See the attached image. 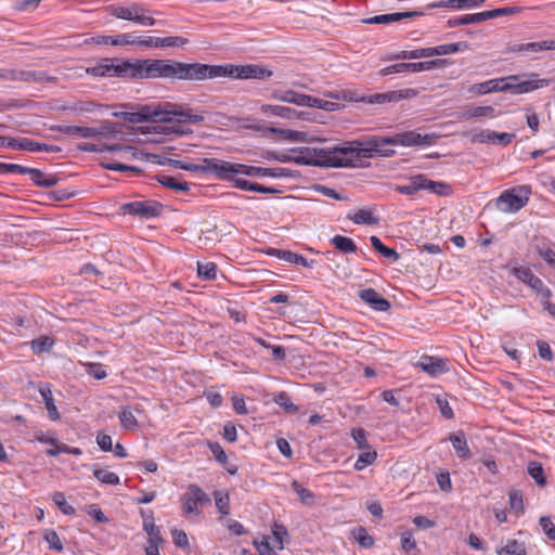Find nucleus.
I'll return each instance as SVG.
<instances>
[{
    "label": "nucleus",
    "instance_id": "7",
    "mask_svg": "<svg viewBox=\"0 0 555 555\" xmlns=\"http://www.w3.org/2000/svg\"><path fill=\"white\" fill-rule=\"evenodd\" d=\"M531 194L530 185H517L503 191L496 198L495 206L501 212L515 214L528 204Z\"/></svg>",
    "mask_w": 555,
    "mask_h": 555
},
{
    "label": "nucleus",
    "instance_id": "24",
    "mask_svg": "<svg viewBox=\"0 0 555 555\" xmlns=\"http://www.w3.org/2000/svg\"><path fill=\"white\" fill-rule=\"evenodd\" d=\"M246 177H271V178H287L292 177V171L287 168H262L257 166L247 165Z\"/></svg>",
    "mask_w": 555,
    "mask_h": 555
},
{
    "label": "nucleus",
    "instance_id": "6",
    "mask_svg": "<svg viewBox=\"0 0 555 555\" xmlns=\"http://www.w3.org/2000/svg\"><path fill=\"white\" fill-rule=\"evenodd\" d=\"M247 165L219 158H205V173L212 175L220 181L232 183L237 188L238 181H245Z\"/></svg>",
    "mask_w": 555,
    "mask_h": 555
},
{
    "label": "nucleus",
    "instance_id": "37",
    "mask_svg": "<svg viewBox=\"0 0 555 555\" xmlns=\"http://www.w3.org/2000/svg\"><path fill=\"white\" fill-rule=\"evenodd\" d=\"M270 255H274L286 262L298 264L304 268L309 267V262L304 256L289 250L272 249Z\"/></svg>",
    "mask_w": 555,
    "mask_h": 555
},
{
    "label": "nucleus",
    "instance_id": "51",
    "mask_svg": "<svg viewBox=\"0 0 555 555\" xmlns=\"http://www.w3.org/2000/svg\"><path fill=\"white\" fill-rule=\"evenodd\" d=\"M21 75L24 76V81L44 82L55 80V77L50 76L46 70H26V74Z\"/></svg>",
    "mask_w": 555,
    "mask_h": 555
},
{
    "label": "nucleus",
    "instance_id": "35",
    "mask_svg": "<svg viewBox=\"0 0 555 555\" xmlns=\"http://www.w3.org/2000/svg\"><path fill=\"white\" fill-rule=\"evenodd\" d=\"M347 217L356 224H376L378 222V218L374 217L373 212L366 208L348 212Z\"/></svg>",
    "mask_w": 555,
    "mask_h": 555
},
{
    "label": "nucleus",
    "instance_id": "28",
    "mask_svg": "<svg viewBox=\"0 0 555 555\" xmlns=\"http://www.w3.org/2000/svg\"><path fill=\"white\" fill-rule=\"evenodd\" d=\"M467 49H468V43L465 41H462V42L441 44V46H437V47H429V53H430V57H431V56H438V55L454 54L457 52H463Z\"/></svg>",
    "mask_w": 555,
    "mask_h": 555
},
{
    "label": "nucleus",
    "instance_id": "47",
    "mask_svg": "<svg viewBox=\"0 0 555 555\" xmlns=\"http://www.w3.org/2000/svg\"><path fill=\"white\" fill-rule=\"evenodd\" d=\"M273 401L288 413H296L298 411V406L292 402L291 397L285 391L274 395Z\"/></svg>",
    "mask_w": 555,
    "mask_h": 555
},
{
    "label": "nucleus",
    "instance_id": "26",
    "mask_svg": "<svg viewBox=\"0 0 555 555\" xmlns=\"http://www.w3.org/2000/svg\"><path fill=\"white\" fill-rule=\"evenodd\" d=\"M263 115L276 116L284 119H299L302 118V113L297 112L294 108L282 106V105H270L264 104L260 107Z\"/></svg>",
    "mask_w": 555,
    "mask_h": 555
},
{
    "label": "nucleus",
    "instance_id": "61",
    "mask_svg": "<svg viewBox=\"0 0 555 555\" xmlns=\"http://www.w3.org/2000/svg\"><path fill=\"white\" fill-rule=\"evenodd\" d=\"M521 10L522 9L519 7L499 8V9L487 11V16H488V20H490V18H495V17H500V16H505V15H513V14L521 12Z\"/></svg>",
    "mask_w": 555,
    "mask_h": 555
},
{
    "label": "nucleus",
    "instance_id": "58",
    "mask_svg": "<svg viewBox=\"0 0 555 555\" xmlns=\"http://www.w3.org/2000/svg\"><path fill=\"white\" fill-rule=\"evenodd\" d=\"M292 488L298 494L301 503L305 505H311L313 503L314 494L309 489L304 488L297 481L292 483Z\"/></svg>",
    "mask_w": 555,
    "mask_h": 555
},
{
    "label": "nucleus",
    "instance_id": "17",
    "mask_svg": "<svg viewBox=\"0 0 555 555\" xmlns=\"http://www.w3.org/2000/svg\"><path fill=\"white\" fill-rule=\"evenodd\" d=\"M7 146L13 150H24L29 152H47L57 153L61 152V147L56 145L40 143L28 138L10 139Z\"/></svg>",
    "mask_w": 555,
    "mask_h": 555
},
{
    "label": "nucleus",
    "instance_id": "25",
    "mask_svg": "<svg viewBox=\"0 0 555 555\" xmlns=\"http://www.w3.org/2000/svg\"><path fill=\"white\" fill-rule=\"evenodd\" d=\"M507 81H508V86H509L508 90H512L516 94L528 93V92L534 91L537 89L547 87L550 83V81L547 79H532V80H522V81H518V79H517L516 81H512V80H507Z\"/></svg>",
    "mask_w": 555,
    "mask_h": 555
},
{
    "label": "nucleus",
    "instance_id": "1",
    "mask_svg": "<svg viewBox=\"0 0 555 555\" xmlns=\"http://www.w3.org/2000/svg\"><path fill=\"white\" fill-rule=\"evenodd\" d=\"M393 138L391 137H372L365 141H352L339 145L341 158L346 164L344 167H354L356 163L361 157H372L374 154L389 156L395 154L393 150H389L387 145H393Z\"/></svg>",
    "mask_w": 555,
    "mask_h": 555
},
{
    "label": "nucleus",
    "instance_id": "30",
    "mask_svg": "<svg viewBox=\"0 0 555 555\" xmlns=\"http://www.w3.org/2000/svg\"><path fill=\"white\" fill-rule=\"evenodd\" d=\"M496 116L498 114L492 106H473L462 113V118L466 120L479 117L495 118Z\"/></svg>",
    "mask_w": 555,
    "mask_h": 555
},
{
    "label": "nucleus",
    "instance_id": "27",
    "mask_svg": "<svg viewBox=\"0 0 555 555\" xmlns=\"http://www.w3.org/2000/svg\"><path fill=\"white\" fill-rule=\"evenodd\" d=\"M96 44H111V46H132L133 33H125L115 36H98L92 38Z\"/></svg>",
    "mask_w": 555,
    "mask_h": 555
},
{
    "label": "nucleus",
    "instance_id": "3",
    "mask_svg": "<svg viewBox=\"0 0 555 555\" xmlns=\"http://www.w3.org/2000/svg\"><path fill=\"white\" fill-rule=\"evenodd\" d=\"M204 64L153 59L154 79L203 80Z\"/></svg>",
    "mask_w": 555,
    "mask_h": 555
},
{
    "label": "nucleus",
    "instance_id": "22",
    "mask_svg": "<svg viewBox=\"0 0 555 555\" xmlns=\"http://www.w3.org/2000/svg\"><path fill=\"white\" fill-rule=\"evenodd\" d=\"M447 64V61L443 59H435L429 61H422L416 63H399L400 73H418V72H429L436 68L443 67Z\"/></svg>",
    "mask_w": 555,
    "mask_h": 555
},
{
    "label": "nucleus",
    "instance_id": "63",
    "mask_svg": "<svg viewBox=\"0 0 555 555\" xmlns=\"http://www.w3.org/2000/svg\"><path fill=\"white\" fill-rule=\"evenodd\" d=\"M147 534V543L149 544H158L162 545L164 543V539L160 534V529L158 526H153L150 528L143 529Z\"/></svg>",
    "mask_w": 555,
    "mask_h": 555
},
{
    "label": "nucleus",
    "instance_id": "46",
    "mask_svg": "<svg viewBox=\"0 0 555 555\" xmlns=\"http://www.w3.org/2000/svg\"><path fill=\"white\" fill-rule=\"evenodd\" d=\"M426 57H430L429 48H418L410 51H401L395 56L397 60H417Z\"/></svg>",
    "mask_w": 555,
    "mask_h": 555
},
{
    "label": "nucleus",
    "instance_id": "39",
    "mask_svg": "<svg viewBox=\"0 0 555 555\" xmlns=\"http://www.w3.org/2000/svg\"><path fill=\"white\" fill-rule=\"evenodd\" d=\"M424 181V175L411 176L406 184L398 185L397 191L404 195H413L418 191H422V182Z\"/></svg>",
    "mask_w": 555,
    "mask_h": 555
},
{
    "label": "nucleus",
    "instance_id": "52",
    "mask_svg": "<svg viewBox=\"0 0 555 555\" xmlns=\"http://www.w3.org/2000/svg\"><path fill=\"white\" fill-rule=\"evenodd\" d=\"M132 46L145 47V48H160V38L152 36H137L133 33Z\"/></svg>",
    "mask_w": 555,
    "mask_h": 555
},
{
    "label": "nucleus",
    "instance_id": "43",
    "mask_svg": "<svg viewBox=\"0 0 555 555\" xmlns=\"http://www.w3.org/2000/svg\"><path fill=\"white\" fill-rule=\"evenodd\" d=\"M331 243L335 246V248L345 254H351L357 250V245L352 238L347 236L335 235L332 237Z\"/></svg>",
    "mask_w": 555,
    "mask_h": 555
},
{
    "label": "nucleus",
    "instance_id": "5",
    "mask_svg": "<svg viewBox=\"0 0 555 555\" xmlns=\"http://www.w3.org/2000/svg\"><path fill=\"white\" fill-rule=\"evenodd\" d=\"M272 76L270 69L259 65H208L204 64L203 80L217 77H231L236 79H266Z\"/></svg>",
    "mask_w": 555,
    "mask_h": 555
},
{
    "label": "nucleus",
    "instance_id": "8",
    "mask_svg": "<svg viewBox=\"0 0 555 555\" xmlns=\"http://www.w3.org/2000/svg\"><path fill=\"white\" fill-rule=\"evenodd\" d=\"M272 98L276 101L295 104L304 107H315L326 112H333L338 104L335 102L322 100L308 94L299 93L294 90L274 91Z\"/></svg>",
    "mask_w": 555,
    "mask_h": 555
},
{
    "label": "nucleus",
    "instance_id": "49",
    "mask_svg": "<svg viewBox=\"0 0 555 555\" xmlns=\"http://www.w3.org/2000/svg\"><path fill=\"white\" fill-rule=\"evenodd\" d=\"M197 274L203 280H214L217 275V266L214 262H197Z\"/></svg>",
    "mask_w": 555,
    "mask_h": 555
},
{
    "label": "nucleus",
    "instance_id": "18",
    "mask_svg": "<svg viewBox=\"0 0 555 555\" xmlns=\"http://www.w3.org/2000/svg\"><path fill=\"white\" fill-rule=\"evenodd\" d=\"M415 365L433 377L442 375L448 371L447 360L430 356L421 357Z\"/></svg>",
    "mask_w": 555,
    "mask_h": 555
},
{
    "label": "nucleus",
    "instance_id": "40",
    "mask_svg": "<svg viewBox=\"0 0 555 555\" xmlns=\"http://www.w3.org/2000/svg\"><path fill=\"white\" fill-rule=\"evenodd\" d=\"M450 441L460 457L467 459L472 455L465 436L462 433L451 436Z\"/></svg>",
    "mask_w": 555,
    "mask_h": 555
},
{
    "label": "nucleus",
    "instance_id": "21",
    "mask_svg": "<svg viewBox=\"0 0 555 555\" xmlns=\"http://www.w3.org/2000/svg\"><path fill=\"white\" fill-rule=\"evenodd\" d=\"M359 297L376 311L385 312L390 308V302L374 288L360 291Z\"/></svg>",
    "mask_w": 555,
    "mask_h": 555
},
{
    "label": "nucleus",
    "instance_id": "29",
    "mask_svg": "<svg viewBox=\"0 0 555 555\" xmlns=\"http://www.w3.org/2000/svg\"><path fill=\"white\" fill-rule=\"evenodd\" d=\"M486 0H446L433 7L442 9L468 10L480 7Z\"/></svg>",
    "mask_w": 555,
    "mask_h": 555
},
{
    "label": "nucleus",
    "instance_id": "23",
    "mask_svg": "<svg viewBox=\"0 0 555 555\" xmlns=\"http://www.w3.org/2000/svg\"><path fill=\"white\" fill-rule=\"evenodd\" d=\"M422 13L418 11H408V12H396V13H388V14H380L375 15L373 17L364 18L362 22L364 24H389L399 22L403 18H411L414 16H418Z\"/></svg>",
    "mask_w": 555,
    "mask_h": 555
},
{
    "label": "nucleus",
    "instance_id": "33",
    "mask_svg": "<svg viewBox=\"0 0 555 555\" xmlns=\"http://www.w3.org/2000/svg\"><path fill=\"white\" fill-rule=\"evenodd\" d=\"M39 392L44 401L46 409L48 411L49 417L53 421L60 420V413L54 404V399L52 395V390L49 386H41Z\"/></svg>",
    "mask_w": 555,
    "mask_h": 555
},
{
    "label": "nucleus",
    "instance_id": "48",
    "mask_svg": "<svg viewBox=\"0 0 555 555\" xmlns=\"http://www.w3.org/2000/svg\"><path fill=\"white\" fill-rule=\"evenodd\" d=\"M53 344H54V341L51 337L41 336L39 338L31 340L30 346H31V350L35 353L39 354V353L49 351L52 348Z\"/></svg>",
    "mask_w": 555,
    "mask_h": 555
},
{
    "label": "nucleus",
    "instance_id": "57",
    "mask_svg": "<svg viewBox=\"0 0 555 555\" xmlns=\"http://www.w3.org/2000/svg\"><path fill=\"white\" fill-rule=\"evenodd\" d=\"M528 474L539 486H544L546 483L544 469L540 464L535 462L530 463L528 465Z\"/></svg>",
    "mask_w": 555,
    "mask_h": 555
},
{
    "label": "nucleus",
    "instance_id": "4",
    "mask_svg": "<svg viewBox=\"0 0 555 555\" xmlns=\"http://www.w3.org/2000/svg\"><path fill=\"white\" fill-rule=\"evenodd\" d=\"M339 146L328 149H309L292 150V163L305 166L320 167H344L345 159L341 158Z\"/></svg>",
    "mask_w": 555,
    "mask_h": 555
},
{
    "label": "nucleus",
    "instance_id": "59",
    "mask_svg": "<svg viewBox=\"0 0 555 555\" xmlns=\"http://www.w3.org/2000/svg\"><path fill=\"white\" fill-rule=\"evenodd\" d=\"M376 456H377V454L375 451L363 452L357 459V461L354 463V469L356 470L364 469L367 465H371L374 463V461L376 460Z\"/></svg>",
    "mask_w": 555,
    "mask_h": 555
},
{
    "label": "nucleus",
    "instance_id": "12",
    "mask_svg": "<svg viewBox=\"0 0 555 555\" xmlns=\"http://www.w3.org/2000/svg\"><path fill=\"white\" fill-rule=\"evenodd\" d=\"M210 502L208 494L197 485H190L181 496L182 509L186 515H199L198 505H206Z\"/></svg>",
    "mask_w": 555,
    "mask_h": 555
},
{
    "label": "nucleus",
    "instance_id": "16",
    "mask_svg": "<svg viewBox=\"0 0 555 555\" xmlns=\"http://www.w3.org/2000/svg\"><path fill=\"white\" fill-rule=\"evenodd\" d=\"M512 273L516 279H518L532 289L537 291L538 293H541L546 297L551 296V291L547 287H545L543 281L540 278L534 275L530 268L514 267L512 269Z\"/></svg>",
    "mask_w": 555,
    "mask_h": 555
},
{
    "label": "nucleus",
    "instance_id": "62",
    "mask_svg": "<svg viewBox=\"0 0 555 555\" xmlns=\"http://www.w3.org/2000/svg\"><path fill=\"white\" fill-rule=\"evenodd\" d=\"M44 540L47 541V543L51 550H55L57 552H61L63 550V544L61 542V539L54 530L46 531Z\"/></svg>",
    "mask_w": 555,
    "mask_h": 555
},
{
    "label": "nucleus",
    "instance_id": "53",
    "mask_svg": "<svg viewBox=\"0 0 555 555\" xmlns=\"http://www.w3.org/2000/svg\"><path fill=\"white\" fill-rule=\"evenodd\" d=\"M352 534L362 547L369 548L374 545V539L367 533L365 528L359 527L352 531Z\"/></svg>",
    "mask_w": 555,
    "mask_h": 555
},
{
    "label": "nucleus",
    "instance_id": "13",
    "mask_svg": "<svg viewBox=\"0 0 555 555\" xmlns=\"http://www.w3.org/2000/svg\"><path fill=\"white\" fill-rule=\"evenodd\" d=\"M126 79L150 80L153 76V59H126Z\"/></svg>",
    "mask_w": 555,
    "mask_h": 555
},
{
    "label": "nucleus",
    "instance_id": "45",
    "mask_svg": "<svg viewBox=\"0 0 555 555\" xmlns=\"http://www.w3.org/2000/svg\"><path fill=\"white\" fill-rule=\"evenodd\" d=\"M214 499L217 509L223 516L230 514V496L227 492L216 490L214 492Z\"/></svg>",
    "mask_w": 555,
    "mask_h": 555
},
{
    "label": "nucleus",
    "instance_id": "19",
    "mask_svg": "<svg viewBox=\"0 0 555 555\" xmlns=\"http://www.w3.org/2000/svg\"><path fill=\"white\" fill-rule=\"evenodd\" d=\"M547 50H555V39L539 42L519 43L511 48L512 52L524 53L531 56H535L537 54Z\"/></svg>",
    "mask_w": 555,
    "mask_h": 555
},
{
    "label": "nucleus",
    "instance_id": "31",
    "mask_svg": "<svg viewBox=\"0 0 555 555\" xmlns=\"http://www.w3.org/2000/svg\"><path fill=\"white\" fill-rule=\"evenodd\" d=\"M28 170L27 175H29L31 181L39 186L51 188L57 183V178L52 175H47L35 168H28Z\"/></svg>",
    "mask_w": 555,
    "mask_h": 555
},
{
    "label": "nucleus",
    "instance_id": "54",
    "mask_svg": "<svg viewBox=\"0 0 555 555\" xmlns=\"http://www.w3.org/2000/svg\"><path fill=\"white\" fill-rule=\"evenodd\" d=\"M237 189L243 190V191L263 193V194L276 192V190H274L272 188L263 186L261 184L254 183L248 180L238 181Z\"/></svg>",
    "mask_w": 555,
    "mask_h": 555
},
{
    "label": "nucleus",
    "instance_id": "60",
    "mask_svg": "<svg viewBox=\"0 0 555 555\" xmlns=\"http://www.w3.org/2000/svg\"><path fill=\"white\" fill-rule=\"evenodd\" d=\"M176 168L191 171V172H203L205 173V158L201 164L185 163L182 160H172Z\"/></svg>",
    "mask_w": 555,
    "mask_h": 555
},
{
    "label": "nucleus",
    "instance_id": "15",
    "mask_svg": "<svg viewBox=\"0 0 555 555\" xmlns=\"http://www.w3.org/2000/svg\"><path fill=\"white\" fill-rule=\"evenodd\" d=\"M124 214L139 216L142 218L156 217L162 211V205L157 202H131L122 206Z\"/></svg>",
    "mask_w": 555,
    "mask_h": 555
},
{
    "label": "nucleus",
    "instance_id": "41",
    "mask_svg": "<svg viewBox=\"0 0 555 555\" xmlns=\"http://www.w3.org/2000/svg\"><path fill=\"white\" fill-rule=\"evenodd\" d=\"M118 417L124 429L134 430L138 427V421L131 408L122 406Z\"/></svg>",
    "mask_w": 555,
    "mask_h": 555
},
{
    "label": "nucleus",
    "instance_id": "55",
    "mask_svg": "<svg viewBox=\"0 0 555 555\" xmlns=\"http://www.w3.org/2000/svg\"><path fill=\"white\" fill-rule=\"evenodd\" d=\"M472 143H494V131L490 129L479 130L469 134Z\"/></svg>",
    "mask_w": 555,
    "mask_h": 555
},
{
    "label": "nucleus",
    "instance_id": "38",
    "mask_svg": "<svg viewBox=\"0 0 555 555\" xmlns=\"http://www.w3.org/2000/svg\"><path fill=\"white\" fill-rule=\"evenodd\" d=\"M157 181L162 185H164L168 189H171L176 192H186L190 189V184L188 182L181 181L172 176H167V175L158 176Z\"/></svg>",
    "mask_w": 555,
    "mask_h": 555
},
{
    "label": "nucleus",
    "instance_id": "20",
    "mask_svg": "<svg viewBox=\"0 0 555 555\" xmlns=\"http://www.w3.org/2000/svg\"><path fill=\"white\" fill-rule=\"evenodd\" d=\"M516 81L517 76H509L507 78L490 79L485 82L473 86L472 90L479 94H487L490 92L506 91L509 89L508 81Z\"/></svg>",
    "mask_w": 555,
    "mask_h": 555
},
{
    "label": "nucleus",
    "instance_id": "50",
    "mask_svg": "<svg viewBox=\"0 0 555 555\" xmlns=\"http://www.w3.org/2000/svg\"><path fill=\"white\" fill-rule=\"evenodd\" d=\"M52 501L64 515H74L76 513L75 508L66 502L63 492H54L52 494Z\"/></svg>",
    "mask_w": 555,
    "mask_h": 555
},
{
    "label": "nucleus",
    "instance_id": "11",
    "mask_svg": "<svg viewBox=\"0 0 555 555\" xmlns=\"http://www.w3.org/2000/svg\"><path fill=\"white\" fill-rule=\"evenodd\" d=\"M55 129L59 132L83 139L108 137L116 132L115 127L111 122H103L99 127L62 125Z\"/></svg>",
    "mask_w": 555,
    "mask_h": 555
},
{
    "label": "nucleus",
    "instance_id": "56",
    "mask_svg": "<svg viewBox=\"0 0 555 555\" xmlns=\"http://www.w3.org/2000/svg\"><path fill=\"white\" fill-rule=\"evenodd\" d=\"M78 149L82 152H94L100 153L103 151H120L121 146L118 144L107 145V144H93V143H83L78 145Z\"/></svg>",
    "mask_w": 555,
    "mask_h": 555
},
{
    "label": "nucleus",
    "instance_id": "36",
    "mask_svg": "<svg viewBox=\"0 0 555 555\" xmlns=\"http://www.w3.org/2000/svg\"><path fill=\"white\" fill-rule=\"evenodd\" d=\"M422 190L429 191L430 193L446 196L451 194V186L444 182L440 181H433L428 179L426 176H424V181L421 183Z\"/></svg>",
    "mask_w": 555,
    "mask_h": 555
},
{
    "label": "nucleus",
    "instance_id": "9",
    "mask_svg": "<svg viewBox=\"0 0 555 555\" xmlns=\"http://www.w3.org/2000/svg\"><path fill=\"white\" fill-rule=\"evenodd\" d=\"M111 14L116 18L129 21L142 26H153L156 23L150 11L139 3L114 7L112 8Z\"/></svg>",
    "mask_w": 555,
    "mask_h": 555
},
{
    "label": "nucleus",
    "instance_id": "14",
    "mask_svg": "<svg viewBox=\"0 0 555 555\" xmlns=\"http://www.w3.org/2000/svg\"><path fill=\"white\" fill-rule=\"evenodd\" d=\"M393 145L401 146H428L435 143L437 135L435 133L422 134L416 131H405L392 135Z\"/></svg>",
    "mask_w": 555,
    "mask_h": 555
},
{
    "label": "nucleus",
    "instance_id": "42",
    "mask_svg": "<svg viewBox=\"0 0 555 555\" xmlns=\"http://www.w3.org/2000/svg\"><path fill=\"white\" fill-rule=\"evenodd\" d=\"M499 555H526V546L517 540H507L506 544L498 550Z\"/></svg>",
    "mask_w": 555,
    "mask_h": 555
},
{
    "label": "nucleus",
    "instance_id": "10",
    "mask_svg": "<svg viewBox=\"0 0 555 555\" xmlns=\"http://www.w3.org/2000/svg\"><path fill=\"white\" fill-rule=\"evenodd\" d=\"M126 59L118 57H105L100 60L96 64L89 66L86 68V74L100 77V78H111V77H119L126 79Z\"/></svg>",
    "mask_w": 555,
    "mask_h": 555
},
{
    "label": "nucleus",
    "instance_id": "64",
    "mask_svg": "<svg viewBox=\"0 0 555 555\" xmlns=\"http://www.w3.org/2000/svg\"><path fill=\"white\" fill-rule=\"evenodd\" d=\"M539 524L550 540H555V525L550 517L543 516L540 518Z\"/></svg>",
    "mask_w": 555,
    "mask_h": 555
},
{
    "label": "nucleus",
    "instance_id": "32",
    "mask_svg": "<svg viewBox=\"0 0 555 555\" xmlns=\"http://www.w3.org/2000/svg\"><path fill=\"white\" fill-rule=\"evenodd\" d=\"M269 131L271 133L280 134L285 140L291 142H310L312 139L309 137L307 132L291 130V129H280V128H270Z\"/></svg>",
    "mask_w": 555,
    "mask_h": 555
},
{
    "label": "nucleus",
    "instance_id": "44",
    "mask_svg": "<svg viewBox=\"0 0 555 555\" xmlns=\"http://www.w3.org/2000/svg\"><path fill=\"white\" fill-rule=\"evenodd\" d=\"M93 476L103 485L116 486L120 483L119 476L107 469L94 468Z\"/></svg>",
    "mask_w": 555,
    "mask_h": 555
},
{
    "label": "nucleus",
    "instance_id": "2",
    "mask_svg": "<svg viewBox=\"0 0 555 555\" xmlns=\"http://www.w3.org/2000/svg\"><path fill=\"white\" fill-rule=\"evenodd\" d=\"M152 116L169 124L165 129L178 135H188L193 132L185 124H199L205 120L202 113H193L192 109L177 104H167L163 111H156Z\"/></svg>",
    "mask_w": 555,
    "mask_h": 555
},
{
    "label": "nucleus",
    "instance_id": "34",
    "mask_svg": "<svg viewBox=\"0 0 555 555\" xmlns=\"http://www.w3.org/2000/svg\"><path fill=\"white\" fill-rule=\"evenodd\" d=\"M488 20L487 11L474 13V14H466L461 17L449 20L448 25L450 27L455 26H462V25H469V24H478L481 22H485Z\"/></svg>",
    "mask_w": 555,
    "mask_h": 555
}]
</instances>
